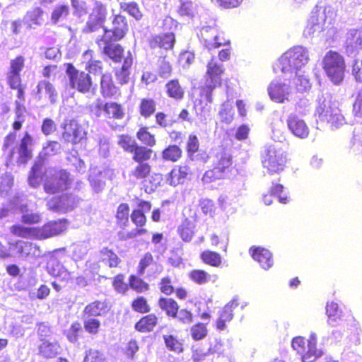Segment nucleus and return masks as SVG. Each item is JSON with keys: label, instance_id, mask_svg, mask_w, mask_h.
Wrapping results in <instances>:
<instances>
[{"label": "nucleus", "instance_id": "nucleus-1", "mask_svg": "<svg viewBox=\"0 0 362 362\" xmlns=\"http://www.w3.org/2000/svg\"><path fill=\"white\" fill-rule=\"evenodd\" d=\"M337 11L329 5H316L310 13L303 35L305 37L318 35L330 28L334 23Z\"/></svg>", "mask_w": 362, "mask_h": 362}, {"label": "nucleus", "instance_id": "nucleus-2", "mask_svg": "<svg viewBox=\"0 0 362 362\" xmlns=\"http://www.w3.org/2000/svg\"><path fill=\"white\" fill-rule=\"evenodd\" d=\"M310 60L308 49L303 46H294L284 53L276 63L274 69H279L284 76H292L306 66Z\"/></svg>", "mask_w": 362, "mask_h": 362}, {"label": "nucleus", "instance_id": "nucleus-3", "mask_svg": "<svg viewBox=\"0 0 362 362\" xmlns=\"http://www.w3.org/2000/svg\"><path fill=\"white\" fill-rule=\"evenodd\" d=\"M315 115L317 122L329 124L332 129H337L346 122L341 110L331 102L329 95L318 96Z\"/></svg>", "mask_w": 362, "mask_h": 362}, {"label": "nucleus", "instance_id": "nucleus-4", "mask_svg": "<svg viewBox=\"0 0 362 362\" xmlns=\"http://www.w3.org/2000/svg\"><path fill=\"white\" fill-rule=\"evenodd\" d=\"M16 136L15 133L7 135L4 139L3 148L5 153H7L10 163L15 160L18 165H24L32 158L33 137L26 133L18 146L10 149L7 153L8 148L13 144Z\"/></svg>", "mask_w": 362, "mask_h": 362}, {"label": "nucleus", "instance_id": "nucleus-5", "mask_svg": "<svg viewBox=\"0 0 362 362\" xmlns=\"http://www.w3.org/2000/svg\"><path fill=\"white\" fill-rule=\"evenodd\" d=\"M286 162V152L276 145L267 146L262 156V166L269 174H279L282 172Z\"/></svg>", "mask_w": 362, "mask_h": 362}, {"label": "nucleus", "instance_id": "nucleus-6", "mask_svg": "<svg viewBox=\"0 0 362 362\" xmlns=\"http://www.w3.org/2000/svg\"><path fill=\"white\" fill-rule=\"evenodd\" d=\"M322 65L327 76L334 85H339L342 82L345 63L340 54L334 51H329L323 58Z\"/></svg>", "mask_w": 362, "mask_h": 362}, {"label": "nucleus", "instance_id": "nucleus-7", "mask_svg": "<svg viewBox=\"0 0 362 362\" xmlns=\"http://www.w3.org/2000/svg\"><path fill=\"white\" fill-rule=\"evenodd\" d=\"M61 149L62 146L57 141H48L43 146V148L39 155L40 160L35 163L28 177V182L30 186L37 187L42 181L43 164L41 160H45L48 157L58 154L60 153Z\"/></svg>", "mask_w": 362, "mask_h": 362}, {"label": "nucleus", "instance_id": "nucleus-8", "mask_svg": "<svg viewBox=\"0 0 362 362\" xmlns=\"http://www.w3.org/2000/svg\"><path fill=\"white\" fill-rule=\"evenodd\" d=\"M223 72L221 62L216 58L212 57L207 64V71L204 86L202 88V96L204 97L209 103H212V91L221 84V76Z\"/></svg>", "mask_w": 362, "mask_h": 362}, {"label": "nucleus", "instance_id": "nucleus-9", "mask_svg": "<svg viewBox=\"0 0 362 362\" xmlns=\"http://www.w3.org/2000/svg\"><path fill=\"white\" fill-rule=\"evenodd\" d=\"M326 315L328 317V323L332 326L337 325H346L353 327L356 331L359 329L358 323L356 321L351 311H344L338 303L331 301L326 305Z\"/></svg>", "mask_w": 362, "mask_h": 362}, {"label": "nucleus", "instance_id": "nucleus-10", "mask_svg": "<svg viewBox=\"0 0 362 362\" xmlns=\"http://www.w3.org/2000/svg\"><path fill=\"white\" fill-rule=\"evenodd\" d=\"M70 185L69 174L66 170H54L53 174L50 171L45 182L44 189L48 194H55L66 189Z\"/></svg>", "mask_w": 362, "mask_h": 362}, {"label": "nucleus", "instance_id": "nucleus-11", "mask_svg": "<svg viewBox=\"0 0 362 362\" xmlns=\"http://www.w3.org/2000/svg\"><path fill=\"white\" fill-rule=\"evenodd\" d=\"M198 35L202 44L209 52L228 44L221 33L212 26L202 27Z\"/></svg>", "mask_w": 362, "mask_h": 362}, {"label": "nucleus", "instance_id": "nucleus-12", "mask_svg": "<svg viewBox=\"0 0 362 362\" xmlns=\"http://www.w3.org/2000/svg\"><path fill=\"white\" fill-rule=\"evenodd\" d=\"M79 204V199L72 194H64L50 199L47 206L49 210L57 213H66L74 210Z\"/></svg>", "mask_w": 362, "mask_h": 362}, {"label": "nucleus", "instance_id": "nucleus-13", "mask_svg": "<svg viewBox=\"0 0 362 362\" xmlns=\"http://www.w3.org/2000/svg\"><path fill=\"white\" fill-rule=\"evenodd\" d=\"M66 72L71 88H76L81 93H87L89 91L92 81L88 74L83 71H78L71 64H67Z\"/></svg>", "mask_w": 362, "mask_h": 362}, {"label": "nucleus", "instance_id": "nucleus-14", "mask_svg": "<svg viewBox=\"0 0 362 362\" xmlns=\"http://www.w3.org/2000/svg\"><path fill=\"white\" fill-rule=\"evenodd\" d=\"M62 127V139L66 143L76 144L86 136L83 129L75 119H65Z\"/></svg>", "mask_w": 362, "mask_h": 362}, {"label": "nucleus", "instance_id": "nucleus-15", "mask_svg": "<svg viewBox=\"0 0 362 362\" xmlns=\"http://www.w3.org/2000/svg\"><path fill=\"white\" fill-rule=\"evenodd\" d=\"M267 91L271 100L275 103H284L289 101L292 88L281 79H274L271 81L267 88Z\"/></svg>", "mask_w": 362, "mask_h": 362}, {"label": "nucleus", "instance_id": "nucleus-16", "mask_svg": "<svg viewBox=\"0 0 362 362\" xmlns=\"http://www.w3.org/2000/svg\"><path fill=\"white\" fill-rule=\"evenodd\" d=\"M115 177L114 170L108 168L100 169L93 168L89 175V182L93 190L95 192H101L105 185L106 180H112Z\"/></svg>", "mask_w": 362, "mask_h": 362}, {"label": "nucleus", "instance_id": "nucleus-17", "mask_svg": "<svg viewBox=\"0 0 362 362\" xmlns=\"http://www.w3.org/2000/svg\"><path fill=\"white\" fill-rule=\"evenodd\" d=\"M68 224V221L65 218L49 221L42 227L37 228V239H46L58 235L66 230Z\"/></svg>", "mask_w": 362, "mask_h": 362}, {"label": "nucleus", "instance_id": "nucleus-18", "mask_svg": "<svg viewBox=\"0 0 362 362\" xmlns=\"http://www.w3.org/2000/svg\"><path fill=\"white\" fill-rule=\"evenodd\" d=\"M345 49L349 56L356 57L362 50V27L350 29L345 41Z\"/></svg>", "mask_w": 362, "mask_h": 362}, {"label": "nucleus", "instance_id": "nucleus-19", "mask_svg": "<svg viewBox=\"0 0 362 362\" xmlns=\"http://www.w3.org/2000/svg\"><path fill=\"white\" fill-rule=\"evenodd\" d=\"M110 33L103 34L101 39L98 40L97 43L100 49L104 54L107 55L115 62L120 61L123 53V48L121 45L113 44V39L110 38Z\"/></svg>", "mask_w": 362, "mask_h": 362}, {"label": "nucleus", "instance_id": "nucleus-20", "mask_svg": "<svg viewBox=\"0 0 362 362\" xmlns=\"http://www.w3.org/2000/svg\"><path fill=\"white\" fill-rule=\"evenodd\" d=\"M16 199L19 201L17 209H19L22 214L21 221L23 223L37 224L42 221V214L28 209L27 199L23 194L17 193Z\"/></svg>", "mask_w": 362, "mask_h": 362}, {"label": "nucleus", "instance_id": "nucleus-21", "mask_svg": "<svg viewBox=\"0 0 362 362\" xmlns=\"http://www.w3.org/2000/svg\"><path fill=\"white\" fill-rule=\"evenodd\" d=\"M289 131L296 137L305 139L309 135V128L305 122L296 114L291 113L287 119Z\"/></svg>", "mask_w": 362, "mask_h": 362}, {"label": "nucleus", "instance_id": "nucleus-22", "mask_svg": "<svg viewBox=\"0 0 362 362\" xmlns=\"http://www.w3.org/2000/svg\"><path fill=\"white\" fill-rule=\"evenodd\" d=\"M128 30L127 23L125 17L121 15H116L112 21L111 29H103V34L110 33V38L114 41H118L123 38Z\"/></svg>", "mask_w": 362, "mask_h": 362}, {"label": "nucleus", "instance_id": "nucleus-23", "mask_svg": "<svg viewBox=\"0 0 362 362\" xmlns=\"http://www.w3.org/2000/svg\"><path fill=\"white\" fill-rule=\"evenodd\" d=\"M13 246L22 258L39 257L42 255L40 247L36 244L30 242L18 240Z\"/></svg>", "mask_w": 362, "mask_h": 362}, {"label": "nucleus", "instance_id": "nucleus-24", "mask_svg": "<svg viewBox=\"0 0 362 362\" xmlns=\"http://www.w3.org/2000/svg\"><path fill=\"white\" fill-rule=\"evenodd\" d=\"M46 268L49 274L62 281H68L71 278V273L54 256L49 257Z\"/></svg>", "mask_w": 362, "mask_h": 362}, {"label": "nucleus", "instance_id": "nucleus-25", "mask_svg": "<svg viewBox=\"0 0 362 362\" xmlns=\"http://www.w3.org/2000/svg\"><path fill=\"white\" fill-rule=\"evenodd\" d=\"M238 306V298H233L219 312V316L216 320L217 329L222 331L226 327V322H229L233 317V310Z\"/></svg>", "mask_w": 362, "mask_h": 362}, {"label": "nucleus", "instance_id": "nucleus-26", "mask_svg": "<svg viewBox=\"0 0 362 362\" xmlns=\"http://www.w3.org/2000/svg\"><path fill=\"white\" fill-rule=\"evenodd\" d=\"M250 251L254 260L257 262L264 270H268L273 266L274 260L269 250L256 247L250 248Z\"/></svg>", "mask_w": 362, "mask_h": 362}, {"label": "nucleus", "instance_id": "nucleus-27", "mask_svg": "<svg viewBox=\"0 0 362 362\" xmlns=\"http://www.w3.org/2000/svg\"><path fill=\"white\" fill-rule=\"evenodd\" d=\"M317 339V334L311 333L308 339L306 349L303 354V362H314L317 358L322 356L323 351L321 349H317L316 346Z\"/></svg>", "mask_w": 362, "mask_h": 362}, {"label": "nucleus", "instance_id": "nucleus-28", "mask_svg": "<svg viewBox=\"0 0 362 362\" xmlns=\"http://www.w3.org/2000/svg\"><path fill=\"white\" fill-rule=\"evenodd\" d=\"M100 92L105 98H117L120 95L119 89L115 85L111 74H105L102 76Z\"/></svg>", "mask_w": 362, "mask_h": 362}, {"label": "nucleus", "instance_id": "nucleus-29", "mask_svg": "<svg viewBox=\"0 0 362 362\" xmlns=\"http://www.w3.org/2000/svg\"><path fill=\"white\" fill-rule=\"evenodd\" d=\"M105 17V8L100 7L99 12L95 14L94 12L90 15L88 21L86 23V27L83 28V31L86 33H91L98 30L100 28L103 30V22Z\"/></svg>", "mask_w": 362, "mask_h": 362}, {"label": "nucleus", "instance_id": "nucleus-30", "mask_svg": "<svg viewBox=\"0 0 362 362\" xmlns=\"http://www.w3.org/2000/svg\"><path fill=\"white\" fill-rule=\"evenodd\" d=\"M36 95L38 99H41L43 92L48 96L49 102L54 104L57 102L58 98L57 92L54 86L47 80H41L38 82L36 87Z\"/></svg>", "mask_w": 362, "mask_h": 362}, {"label": "nucleus", "instance_id": "nucleus-31", "mask_svg": "<svg viewBox=\"0 0 362 362\" xmlns=\"http://www.w3.org/2000/svg\"><path fill=\"white\" fill-rule=\"evenodd\" d=\"M213 164L224 173L232 165V157L228 151L221 148L215 154Z\"/></svg>", "mask_w": 362, "mask_h": 362}, {"label": "nucleus", "instance_id": "nucleus-32", "mask_svg": "<svg viewBox=\"0 0 362 362\" xmlns=\"http://www.w3.org/2000/svg\"><path fill=\"white\" fill-rule=\"evenodd\" d=\"M175 40L174 34L173 33H168L153 37L150 41V45L152 48L160 47L169 49L173 47Z\"/></svg>", "mask_w": 362, "mask_h": 362}, {"label": "nucleus", "instance_id": "nucleus-33", "mask_svg": "<svg viewBox=\"0 0 362 362\" xmlns=\"http://www.w3.org/2000/svg\"><path fill=\"white\" fill-rule=\"evenodd\" d=\"M292 78L293 83L297 92L303 93L308 92L311 88V83L308 76L305 75L303 71L298 73H293L292 76H288Z\"/></svg>", "mask_w": 362, "mask_h": 362}, {"label": "nucleus", "instance_id": "nucleus-34", "mask_svg": "<svg viewBox=\"0 0 362 362\" xmlns=\"http://www.w3.org/2000/svg\"><path fill=\"white\" fill-rule=\"evenodd\" d=\"M43 11L36 7L27 12L24 17L25 23L28 25L30 28H36V27L41 25L43 22Z\"/></svg>", "mask_w": 362, "mask_h": 362}, {"label": "nucleus", "instance_id": "nucleus-35", "mask_svg": "<svg viewBox=\"0 0 362 362\" xmlns=\"http://www.w3.org/2000/svg\"><path fill=\"white\" fill-rule=\"evenodd\" d=\"M18 202L16 199V194L7 202L3 200V198L0 197V219L13 214L17 210Z\"/></svg>", "mask_w": 362, "mask_h": 362}, {"label": "nucleus", "instance_id": "nucleus-36", "mask_svg": "<svg viewBox=\"0 0 362 362\" xmlns=\"http://www.w3.org/2000/svg\"><path fill=\"white\" fill-rule=\"evenodd\" d=\"M198 5L192 1H182L178 8L179 14L187 19L194 18L198 13Z\"/></svg>", "mask_w": 362, "mask_h": 362}, {"label": "nucleus", "instance_id": "nucleus-37", "mask_svg": "<svg viewBox=\"0 0 362 362\" xmlns=\"http://www.w3.org/2000/svg\"><path fill=\"white\" fill-rule=\"evenodd\" d=\"M108 311L107 305L104 301L96 300L86 306L84 309L85 315L88 316H99L106 313Z\"/></svg>", "mask_w": 362, "mask_h": 362}, {"label": "nucleus", "instance_id": "nucleus-38", "mask_svg": "<svg viewBox=\"0 0 362 362\" xmlns=\"http://www.w3.org/2000/svg\"><path fill=\"white\" fill-rule=\"evenodd\" d=\"M189 277L192 281L197 284H205L210 281H215L217 279L216 275L211 276L204 270L194 269L189 272Z\"/></svg>", "mask_w": 362, "mask_h": 362}, {"label": "nucleus", "instance_id": "nucleus-39", "mask_svg": "<svg viewBox=\"0 0 362 362\" xmlns=\"http://www.w3.org/2000/svg\"><path fill=\"white\" fill-rule=\"evenodd\" d=\"M37 230L34 227H25L21 225H14L11 228V232L17 236L24 238H37Z\"/></svg>", "mask_w": 362, "mask_h": 362}, {"label": "nucleus", "instance_id": "nucleus-40", "mask_svg": "<svg viewBox=\"0 0 362 362\" xmlns=\"http://www.w3.org/2000/svg\"><path fill=\"white\" fill-rule=\"evenodd\" d=\"M165 89L168 95L172 98L180 100L183 98L184 89L177 79H173L168 82L165 85Z\"/></svg>", "mask_w": 362, "mask_h": 362}, {"label": "nucleus", "instance_id": "nucleus-41", "mask_svg": "<svg viewBox=\"0 0 362 362\" xmlns=\"http://www.w3.org/2000/svg\"><path fill=\"white\" fill-rule=\"evenodd\" d=\"M89 245L86 242H79L71 245L69 250L72 258L75 261L83 259L88 251Z\"/></svg>", "mask_w": 362, "mask_h": 362}, {"label": "nucleus", "instance_id": "nucleus-42", "mask_svg": "<svg viewBox=\"0 0 362 362\" xmlns=\"http://www.w3.org/2000/svg\"><path fill=\"white\" fill-rule=\"evenodd\" d=\"M157 323V317L154 315H148L142 317L135 325V328L140 332L151 331Z\"/></svg>", "mask_w": 362, "mask_h": 362}, {"label": "nucleus", "instance_id": "nucleus-43", "mask_svg": "<svg viewBox=\"0 0 362 362\" xmlns=\"http://www.w3.org/2000/svg\"><path fill=\"white\" fill-rule=\"evenodd\" d=\"M158 305L163 310L165 311L167 315L175 317L179 308L175 300L172 298H161L159 300Z\"/></svg>", "mask_w": 362, "mask_h": 362}, {"label": "nucleus", "instance_id": "nucleus-44", "mask_svg": "<svg viewBox=\"0 0 362 362\" xmlns=\"http://www.w3.org/2000/svg\"><path fill=\"white\" fill-rule=\"evenodd\" d=\"M59 345L56 341H43L40 346V353L47 358L55 356L59 351Z\"/></svg>", "mask_w": 362, "mask_h": 362}, {"label": "nucleus", "instance_id": "nucleus-45", "mask_svg": "<svg viewBox=\"0 0 362 362\" xmlns=\"http://www.w3.org/2000/svg\"><path fill=\"white\" fill-rule=\"evenodd\" d=\"M105 115L109 118L122 119L124 112L120 105L111 102L105 104Z\"/></svg>", "mask_w": 362, "mask_h": 362}, {"label": "nucleus", "instance_id": "nucleus-46", "mask_svg": "<svg viewBox=\"0 0 362 362\" xmlns=\"http://www.w3.org/2000/svg\"><path fill=\"white\" fill-rule=\"evenodd\" d=\"M156 111V102L151 98H143L139 105L140 115L148 118L151 116Z\"/></svg>", "mask_w": 362, "mask_h": 362}, {"label": "nucleus", "instance_id": "nucleus-47", "mask_svg": "<svg viewBox=\"0 0 362 362\" xmlns=\"http://www.w3.org/2000/svg\"><path fill=\"white\" fill-rule=\"evenodd\" d=\"M100 260L110 267H115L119 262L117 255L107 248H103L100 251Z\"/></svg>", "mask_w": 362, "mask_h": 362}, {"label": "nucleus", "instance_id": "nucleus-48", "mask_svg": "<svg viewBox=\"0 0 362 362\" xmlns=\"http://www.w3.org/2000/svg\"><path fill=\"white\" fill-rule=\"evenodd\" d=\"M178 232L182 240L189 242L194 235V224L186 219L178 228Z\"/></svg>", "mask_w": 362, "mask_h": 362}, {"label": "nucleus", "instance_id": "nucleus-49", "mask_svg": "<svg viewBox=\"0 0 362 362\" xmlns=\"http://www.w3.org/2000/svg\"><path fill=\"white\" fill-rule=\"evenodd\" d=\"M201 257L204 263L214 267H218L221 264V257L216 252L209 250L204 251L201 254Z\"/></svg>", "mask_w": 362, "mask_h": 362}, {"label": "nucleus", "instance_id": "nucleus-50", "mask_svg": "<svg viewBox=\"0 0 362 362\" xmlns=\"http://www.w3.org/2000/svg\"><path fill=\"white\" fill-rule=\"evenodd\" d=\"M163 339L167 349L175 353H180L183 351L182 343L172 334L163 335Z\"/></svg>", "mask_w": 362, "mask_h": 362}, {"label": "nucleus", "instance_id": "nucleus-51", "mask_svg": "<svg viewBox=\"0 0 362 362\" xmlns=\"http://www.w3.org/2000/svg\"><path fill=\"white\" fill-rule=\"evenodd\" d=\"M132 153H134L133 160L141 163L150 159L152 154V150L136 145Z\"/></svg>", "mask_w": 362, "mask_h": 362}, {"label": "nucleus", "instance_id": "nucleus-52", "mask_svg": "<svg viewBox=\"0 0 362 362\" xmlns=\"http://www.w3.org/2000/svg\"><path fill=\"white\" fill-rule=\"evenodd\" d=\"M69 13V8L66 5H59L55 6L54 8L52 16L51 21L53 23L56 24L63 20H64Z\"/></svg>", "mask_w": 362, "mask_h": 362}, {"label": "nucleus", "instance_id": "nucleus-53", "mask_svg": "<svg viewBox=\"0 0 362 362\" xmlns=\"http://www.w3.org/2000/svg\"><path fill=\"white\" fill-rule=\"evenodd\" d=\"M218 115L221 122L230 124L233 121L234 115L232 105L228 101L223 103L221 105Z\"/></svg>", "mask_w": 362, "mask_h": 362}, {"label": "nucleus", "instance_id": "nucleus-54", "mask_svg": "<svg viewBox=\"0 0 362 362\" xmlns=\"http://www.w3.org/2000/svg\"><path fill=\"white\" fill-rule=\"evenodd\" d=\"M284 129V122L281 120H277L272 124V138L274 141L283 142L285 140Z\"/></svg>", "mask_w": 362, "mask_h": 362}, {"label": "nucleus", "instance_id": "nucleus-55", "mask_svg": "<svg viewBox=\"0 0 362 362\" xmlns=\"http://www.w3.org/2000/svg\"><path fill=\"white\" fill-rule=\"evenodd\" d=\"M129 208L127 204H121L117 207L116 218L117 223L121 226H126L129 222Z\"/></svg>", "mask_w": 362, "mask_h": 362}, {"label": "nucleus", "instance_id": "nucleus-56", "mask_svg": "<svg viewBox=\"0 0 362 362\" xmlns=\"http://www.w3.org/2000/svg\"><path fill=\"white\" fill-rule=\"evenodd\" d=\"M85 60H88L86 68L90 73L98 74L100 73L102 70V63L100 61L92 59V51H86L83 54Z\"/></svg>", "mask_w": 362, "mask_h": 362}, {"label": "nucleus", "instance_id": "nucleus-57", "mask_svg": "<svg viewBox=\"0 0 362 362\" xmlns=\"http://www.w3.org/2000/svg\"><path fill=\"white\" fill-rule=\"evenodd\" d=\"M182 155V150L176 145L169 146L163 151V158L166 160L177 161Z\"/></svg>", "mask_w": 362, "mask_h": 362}, {"label": "nucleus", "instance_id": "nucleus-58", "mask_svg": "<svg viewBox=\"0 0 362 362\" xmlns=\"http://www.w3.org/2000/svg\"><path fill=\"white\" fill-rule=\"evenodd\" d=\"M117 144L124 151L129 153H133L137 145L135 140L128 135L119 136Z\"/></svg>", "mask_w": 362, "mask_h": 362}, {"label": "nucleus", "instance_id": "nucleus-59", "mask_svg": "<svg viewBox=\"0 0 362 362\" xmlns=\"http://www.w3.org/2000/svg\"><path fill=\"white\" fill-rule=\"evenodd\" d=\"M121 8L127 11L136 20H140L142 17V14L139 8V6L135 2L122 3L121 4Z\"/></svg>", "mask_w": 362, "mask_h": 362}, {"label": "nucleus", "instance_id": "nucleus-60", "mask_svg": "<svg viewBox=\"0 0 362 362\" xmlns=\"http://www.w3.org/2000/svg\"><path fill=\"white\" fill-rule=\"evenodd\" d=\"M136 136L139 140L147 146H153L156 144L154 136L150 134L146 127L141 128Z\"/></svg>", "mask_w": 362, "mask_h": 362}, {"label": "nucleus", "instance_id": "nucleus-61", "mask_svg": "<svg viewBox=\"0 0 362 362\" xmlns=\"http://www.w3.org/2000/svg\"><path fill=\"white\" fill-rule=\"evenodd\" d=\"M271 193L274 197H278L279 202L282 204H286L289 201L287 192L284 190V186L280 184L274 185L272 187Z\"/></svg>", "mask_w": 362, "mask_h": 362}, {"label": "nucleus", "instance_id": "nucleus-62", "mask_svg": "<svg viewBox=\"0 0 362 362\" xmlns=\"http://www.w3.org/2000/svg\"><path fill=\"white\" fill-rule=\"evenodd\" d=\"M83 362H107V361L100 351L88 349L86 351Z\"/></svg>", "mask_w": 362, "mask_h": 362}, {"label": "nucleus", "instance_id": "nucleus-63", "mask_svg": "<svg viewBox=\"0 0 362 362\" xmlns=\"http://www.w3.org/2000/svg\"><path fill=\"white\" fill-rule=\"evenodd\" d=\"M151 171L150 165L146 163H139L134 170L132 171V175L136 179H143L148 175Z\"/></svg>", "mask_w": 362, "mask_h": 362}, {"label": "nucleus", "instance_id": "nucleus-64", "mask_svg": "<svg viewBox=\"0 0 362 362\" xmlns=\"http://www.w3.org/2000/svg\"><path fill=\"white\" fill-rule=\"evenodd\" d=\"M223 176V173L217 167L214 166L212 170L205 172L203 175L202 180L204 182L210 183L216 180L221 179Z\"/></svg>", "mask_w": 362, "mask_h": 362}]
</instances>
